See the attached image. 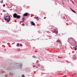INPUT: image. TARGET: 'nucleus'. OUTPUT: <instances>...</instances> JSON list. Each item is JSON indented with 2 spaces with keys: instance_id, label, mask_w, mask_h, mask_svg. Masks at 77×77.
I'll return each mask as SVG.
<instances>
[{
  "instance_id": "nucleus-24",
  "label": "nucleus",
  "mask_w": 77,
  "mask_h": 77,
  "mask_svg": "<svg viewBox=\"0 0 77 77\" xmlns=\"http://www.w3.org/2000/svg\"><path fill=\"white\" fill-rule=\"evenodd\" d=\"M73 75H76V74L73 73Z\"/></svg>"
},
{
  "instance_id": "nucleus-26",
  "label": "nucleus",
  "mask_w": 77,
  "mask_h": 77,
  "mask_svg": "<svg viewBox=\"0 0 77 77\" xmlns=\"http://www.w3.org/2000/svg\"><path fill=\"white\" fill-rule=\"evenodd\" d=\"M36 68H37L38 67H37V66L36 67Z\"/></svg>"
},
{
  "instance_id": "nucleus-17",
  "label": "nucleus",
  "mask_w": 77,
  "mask_h": 77,
  "mask_svg": "<svg viewBox=\"0 0 77 77\" xmlns=\"http://www.w3.org/2000/svg\"><path fill=\"white\" fill-rule=\"evenodd\" d=\"M20 49H17V51H20Z\"/></svg>"
},
{
  "instance_id": "nucleus-3",
  "label": "nucleus",
  "mask_w": 77,
  "mask_h": 77,
  "mask_svg": "<svg viewBox=\"0 0 77 77\" xmlns=\"http://www.w3.org/2000/svg\"><path fill=\"white\" fill-rule=\"evenodd\" d=\"M28 15H29V14L27 13H25L23 14V17H26V16H27Z\"/></svg>"
},
{
  "instance_id": "nucleus-14",
  "label": "nucleus",
  "mask_w": 77,
  "mask_h": 77,
  "mask_svg": "<svg viewBox=\"0 0 77 77\" xmlns=\"http://www.w3.org/2000/svg\"><path fill=\"white\" fill-rule=\"evenodd\" d=\"M74 49L75 50H77V48L75 47L74 48Z\"/></svg>"
},
{
  "instance_id": "nucleus-10",
  "label": "nucleus",
  "mask_w": 77,
  "mask_h": 77,
  "mask_svg": "<svg viewBox=\"0 0 77 77\" xmlns=\"http://www.w3.org/2000/svg\"><path fill=\"white\" fill-rule=\"evenodd\" d=\"M71 11L73 12H74V13H76V12L75 11H74L73 9H71Z\"/></svg>"
},
{
  "instance_id": "nucleus-15",
  "label": "nucleus",
  "mask_w": 77,
  "mask_h": 77,
  "mask_svg": "<svg viewBox=\"0 0 77 77\" xmlns=\"http://www.w3.org/2000/svg\"><path fill=\"white\" fill-rule=\"evenodd\" d=\"M73 59H74V60H75V59H76V57H74L73 58Z\"/></svg>"
},
{
  "instance_id": "nucleus-13",
  "label": "nucleus",
  "mask_w": 77,
  "mask_h": 77,
  "mask_svg": "<svg viewBox=\"0 0 77 77\" xmlns=\"http://www.w3.org/2000/svg\"><path fill=\"white\" fill-rule=\"evenodd\" d=\"M1 3H3V0H2L1 1Z\"/></svg>"
},
{
  "instance_id": "nucleus-20",
  "label": "nucleus",
  "mask_w": 77,
  "mask_h": 77,
  "mask_svg": "<svg viewBox=\"0 0 77 77\" xmlns=\"http://www.w3.org/2000/svg\"><path fill=\"white\" fill-rule=\"evenodd\" d=\"M3 7H5V4H4L3 5Z\"/></svg>"
},
{
  "instance_id": "nucleus-21",
  "label": "nucleus",
  "mask_w": 77,
  "mask_h": 77,
  "mask_svg": "<svg viewBox=\"0 0 77 77\" xmlns=\"http://www.w3.org/2000/svg\"><path fill=\"white\" fill-rule=\"evenodd\" d=\"M3 12H6V11L5 10H3Z\"/></svg>"
},
{
  "instance_id": "nucleus-27",
  "label": "nucleus",
  "mask_w": 77,
  "mask_h": 77,
  "mask_svg": "<svg viewBox=\"0 0 77 77\" xmlns=\"http://www.w3.org/2000/svg\"><path fill=\"white\" fill-rule=\"evenodd\" d=\"M76 48H77V46H76Z\"/></svg>"
},
{
  "instance_id": "nucleus-4",
  "label": "nucleus",
  "mask_w": 77,
  "mask_h": 77,
  "mask_svg": "<svg viewBox=\"0 0 77 77\" xmlns=\"http://www.w3.org/2000/svg\"><path fill=\"white\" fill-rule=\"evenodd\" d=\"M70 39H71L72 40V41H75V40H74V38H69L68 39V41H69Z\"/></svg>"
},
{
  "instance_id": "nucleus-23",
  "label": "nucleus",
  "mask_w": 77,
  "mask_h": 77,
  "mask_svg": "<svg viewBox=\"0 0 77 77\" xmlns=\"http://www.w3.org/2000/svg\"><path fill=\"white\" fill-rule=\"evenodd\" d=\"M75 45L77 44L76 43V41H75Z\"/></svg>"
},
{
  "instance_id": "nucleus-1",
  "label": "nucleus",
  "mask_w": 77,
  "mask_h": 77,
  "mask_svg": "<svg viewBox=\"0 0 77 77\" xmlns=\"http://www.w3.org/2000/svg\"><path fill=\"white\" fill-rule=\"evenodd\" d=\"M5 20H7V22L8 23L11 20V17L9 16H5L4 17Z\"/></svg>"
},
{
  "instance_id": "nucleus-30",
  "label": "nucleus",
  "mask_w": 77,
  "mask_h": 77,
  "mask_svg": "<svg viewBox=\"0 0 77 77\" xmlns=\"http://www.w3.org/2000/svg\"><path fill=\"white\" fill-rule=\"evenodd\" d=\"M71 1V0H70Z\"/></svg>"
},
{
  "instance_id": "nucleus-2",
  "label": "nucleus",
  "mask_w": 77,
  "mask_h": 77,
  "mask_svg": "<svg viewBox=\"0 0 77 77\" xmlns=\"http://www.w3.org/2000/svg\"><path fill=\"white\" fill-rule=\"evenodd\" d=\"M17 15H17V14L14 13L13 14V17H14V18H16L17 17Z\"/></svg>"
},
{
  "instance_id": "nucleus-11",
  "label": "nucleus",
  "mask_w": 77,
  "mask_h": 77,
  "mask_svg": "<svg viewBox=\"0 0 77 77\" xmlns=\"http://www.w3.org/2000/svg\"><path fill=\"white\" fill-rule=\"evenodd\" d=\"M32 57H33V58H34L35 59L36 58V57H35V56H33Z\"/></svg>"
},
{
  "instance_id": "nucleus-6",
  "label": "nucleus",
  "mask_w": 77,
  "mask_h": 77,
  "mask_svg": "<svg viewBox=\"0 0 77 77\" xmlns=\"http://www.w3.org/2000/svg\"><path fill=\"white\" fill-rule=\"evenodd\" d=\"M31 24H32V25H33V26H35V23L34 22H33V21H32L31 22Z\"/></svg>"
},
{
  "instance_id": "nucleus-12",
  "label": "nucleus",
  "mask_w": 77,
  "mask_h": 77,
  "mask_svg": "<svg viewBox=\"0 0 77 77\" xmlns=\"http://www.w3.org/2000/svg\"><path fill=\"white\" fill-rule=\"evenodd\" d=\"M36 19H37V20H39V18L38 17H36Z\"/></svg>"
},
{
  "instance_id": "nucleus-22",
  "label": "nucleus",
  "mask_w": 77,
  "mask_h": 77,
  "mask_svg": "<svg viewBox=\"0 0 77 77\" xmlns=\"http://www.w3.org/2000/svg\"><path fill=\"white\" fill-rule=\"evenodd\" d=\"M23 21H24V18H23Z\"/></svg>"
},
{
  "instance_id": "nucleus-28",
  "label": "nucleus",
  "mask_w": 77,
  "mask_h": 77,
  "mask_svg": "<svg viewBox=\"0 0 77 77\" xmlns=\"http://www.w3.org/2000/svg\"><path fill=\"white\" fill-rule=\"evenodd\" d=\"M5 51H6V49H5Z\"/></svg>"
},
{
  "instance_id": "nucleus-25",
  "label": "nucleus",
  "mask_w": 77,
  "mask_h": 77,
  "mask_svg": "<svg viewBox=\"0 0 77 77\" xmlns=\"http://www.w3.org/2000/svg\"><path fill=\"white\" fill-rule=\"evenodd\" d=\"M33 66V67H35V66H35V65H34V66Z\"/></svg>"
},
{
  "instance_id": "nucleus-5",
  "label": "nucleus",
  "mask_w": 77,
  "mask_h": 77,
  "mask_svg": "<svg viewBox=\"0 0 77 77\" xmlns=\"http://www.w3.org/2000/svg\"><path fill=\"white\" fill-rule=\"evenodd\" d=\"M18 65V67H19V68H21L22 66V64L19 65Z\"/></svg>"
},
{
  "instance_id": "nucleus-7",
  "label": "nucleus",
  "mask_w": 77,
  "mask_h": 77,
  "mask_svg": "<svg viewBox=\"0 0 77 77\" xmlns=\"http://www.w3.org/2000/svg\"><path fill=\"white\" fill-rule=\"evenodd\" d=\"M20 15H18L17 16V17H16V18H18V19H20Z\"/></svg>"
},
{
  "instance_id": "nucleus-19",
  "label": "nucleus",
  "mask_w": 77,
  "mask_h": 77,
  "mask_svg": "<svg viewBox=\"0 0 77 77\" xmlns=\"http://www.w3.org/2000/svg\"><path fill=\"white\" fill-rule=\"evenodd\" d=\"M22 77H24V75H22Z\"/></svg>"
},
{
  "instance_id": "nucleus-18",
  "label": "nucleus",
  "mask_w": 77,
  "mask_h": 77,
  "mask_svg": "<svg viewBox=\"0 0 77 77\" xmlns=\"http://www.w3.org/2000/svg\"><path fill=\"white\" fill-rule=\"evenodd\" d=\"M71 1L72 2V3H73V4H74V2L73 1H72L71 0Z\"/></svg>"
},
{
  "instance_id": "nucleus-29",
  "label": "nucleus",
  "mask_w": 77,
  "mask_h": 77,
  "mask_svg": "<svg viewBox=\"0 0 77 77\" xmlns=\"http://www.w3.org/2000/svg\"><path fill=\"white\" fill-rule=\"evenodd\" d=\"M35 18H36V17H35Z\"/></svg>"
},
{
  "instance_id": "nucleus-8",
  "label": "nucleus",
  "mask_w": 77,
  "mask_h": 77,
  "mask_svg": "<svg viewBox=\"0 0 77 77\" xmlns=\"http://www.w3.org/2000/svg\"><path fill=\"white\" fill-rule=\"evenodd\" d=\"M55 30L56 29H54V31L53 32H55V33H57H57H58V32L57 31H55Z\"/></svg>"
},
{
  "instance_id": "nucleus-9",
  "label": "nucleus",
  "mask_w": 77,
  "mask_h": 77,
  "mask_svg": "<svg viewBox=\"0 0 77 77\" xmlns=\"http://www.w3.org/2000/svg\"><path fill=\"white\" fill-rule=\"evenodd\" d=\"M57 42H59V43H61V42H60V40H57Z\"/></svg>"
},
{
  "instance_id": "nucleus-16",
  "label": "nucleus",
  "mask_w": 77,
  "mask_h": 77,
  "mask_svg": "<svg viewBox=\"0 0 77 77\" xmlns=\"http://www.w3.org/2000/svg\"><path fill=\"white\" fill-rule=\"evenodd\" d=\"M17 47H18V46H19V43H17Z\"/></svg>"
}]
</instances>
